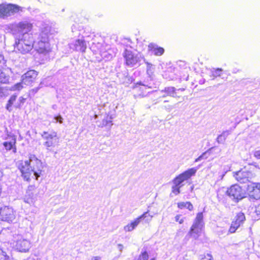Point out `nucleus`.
I'll return each mask as SVG.
<instances>
[{
    "label": "nucleus",
    "mask_w": 260,
    "mask_h": 260,
    "mask_svg": "<svg viewBox=\"0 0 260 260\" xmlns=\"http://www.w3.org/2000/svg\"><path fill=\"white\" fill-rule=\"evenodd\" d=\"M43 166L41 160L34 154H30L27 160H21L19 161L18 169L21 173L23 180L30 182L33 178L32 175L37 180L42 173Z\"/></svg>",
    "instance_id": "1"
},
{
    "label": "nucleus",
    "mask_w": 260,
    "mask_h": 260,
    "mask_svg": "<svg viewBox=\"0 0 260 260\" xmlns=\"http://www.w3.org/2000/svg\"><path fill=\"white\" fill-rule=\"evenodd\" d=\"M34 40L33 37L29 35L23 36L21 38L15 40L14 44V50L16 52L21 54L29 53L34 48Z\"/></svg>",
    "instance_id": "2"
},
{
    "label": "nucleus",
    "mask_w": 260,
    "mask_h": 260,
    "mask_svg": "<svg viewBox=\"0 0 260 260\" xmlns=\"http://www.w3.org/2000/svg\"><path fill=\"white\" fill-rule=\"evenodd\" d=\"M196 172V169L190 168L175 177L172 180V193L174 195L179 194L181 192L180 188L183 186L182 183L194 175Z\"/></svg>",
    "instance_id": "3"
},
{
    "label": "nucleus",
    "mask_w": 260,
    "mask_h": 260,
    "mask_svg": "<svg viewBox=\"0 0 260 260\" xmlns=\"http://www.w3.org/2000/svg\"><path fill=\"white\" fill-rule=\"evenodd\" d=\"M52 49L48 35L45 33L42 34L35 45L36 51L39 54L46 56L51 52Z\"/></svg>",
    "instance_id": "4"
},
{
    "label": "nucleus",
    "mask_w": 260,
    "mask_h": 260,
    "mask_svg": "<svg viewBox=\"0 0 260 260\" xmlns=\"http://www.w3.org/2000/svg\"><path fill=\"white\" fill-rule=\"evenodd\" d=\"M246 186L236 183L228 188L226 194L235 202H238L246 198Z\"/></svg>",
    "instance_id": "5"
},
{
    "label": "nucleus",
    "mask_w": 260,
    "mask_h": 260,
    "mask_svg": "<svg viewBox=\"0 0 260 260\" xmlns=\"http://www.w3.org/2000/svg\"><path fill=\"white\" fill-rule=\"evenodd\" d=\"M41 137L44 140L43 144L46 149L49 151H53V148L59 141L57 133L53 130L50 133L48 131H44L41 134Z\"/></svg>",
    "instance_id": "6"
},
{
    "label": "nucleus",
    "mask_w": 260,
    "mask_h": 260,
    "mask_svg": "<svg viewBox=\"0 0 260 260\" xmlns=\"http://www.w3.org/2000/svg\"><path fill=\"white\" fill-rule=\"evenodd\" d=\"M23 8L16 4L2 3L0 4V18H4L14 14L22 12Z\"/></svg>",
    "instance_id": "7"
},
{
    "label": "nucleus",
    "mask_w": 260,
    "mask_h": 260,
    "mask_svg": "<svg viewBox=\"0 0 260 260\" xmlns=\"http://www.w3.org/2000/svg\"><path fill=\"white\" fill-rule=\"evenodd\" d=\"M4 57L0 54V64L4 63ZM10 75L8 69L0 66V96L4 94L5 89L3 85H9L10 83Z\"/></svg>",
    "instance_id": "8"
},
{
    "label": "nucleus",
    "mask_w": 260,
    "mask_h": 260,
    "mask_svg": "<svg viewBox=\"0 0 260 260\" xmlns=\"http://www.w3.org/2000/svg\"><path fill=\"white\" fill-rule=\"evenodd\" d=\"M233 176L238 182L245 183L249 182L250 179L254 176V174L250 169L244 167L238 171L234 172Z\"/></svg>",
    "instance_id": "9"
},
{
    "label": "nucleus",
    "mask_w": 260,
    "mask_h": 260,
    "mask_svg": "<svg viewBox=\"0 0 260 260\" xmlns=\"http://www.w3.org/2000/svg\"><path fill=\"white\" fill-rule=\"evenodd\" d=\"M246 197L258 200L260 199V183L252 182L246 186Z\"/></svg>",
    "instance_id": "10"
},
{
    "label": "nucleus",
    "mask_w": 260,
    "mask_h": 260,
    "mask_svg": "<svg viewBox=\"0 0 260 260\" xmlns=\"http://www.w3.org/2000/svg\"><path fill=\"white\" fill-rule=\"evenodd\" d=\"M15 218V212L12 208L4 206L0 208V220L3 221L11 222Z\"/></svg>",
    "instance_id": "11"
},
{
    "label": "nucleus",
    "mask_w": 260,
    "mask_h": 260,
    "mask_svg": "<svg viewBox=\"0 0 260 260\" xmlns=\"http://www.w3.org/2000/svg\"><path fill=\"white\" fill-rule=\"evenodd\" d=\"M245 220L246 217L243 212L238 213L232 220L228 232L230 234L235 233L238 229L243 224Z\"/></svg>",
    "instance_id": "12"
},
{
    "label": "nucleus",
    "mask_w": 260,
    "mask_h": 260,
    "mask_svg": "<svg viewBox=\"0 0 260 260\" xmlns=\"http://www.w3.org/2000/svg\"><path fill=\"white\" fill-rule=\"evenodd\" d=\"M17 98V95L16 94H14L10 97L6 106L7 110L11 111L13 106L16 109H20L26 100V99L23 96H20L16 103Z\"/></svg>",
    "instance_id": "13"
},
{
    "label": "nucleus",
    "mask_w": 260,
    "mask_h": 260,
    "mask_svg": "<svg viewBox=\"0 0 260 260\" xmlns=\"http://www.w3.org/2000/svg\"><path fill=\"white\" fill-rule=\"evenodd\" d=\"M152 217V215H151L149 214L148 211L145 212L141 215L136 218L131 223L124 226V230L125 232L132 231L139 224L142 218H147V221H148L151 220Z\"/></svg>",
    "instance_id": "14"
},
{
    "label": "nucleus",
    "mask_w": 260,
    "mask_h": 260,
    "mask_svg": "<svg viewBox=\"0 0 260 260\" xmlns=\"http://www.w3.org/2000/svg\"><path fill=\"white\" fill-rule=\"evenodd\" d=\"M39 73L35 70H29L21 77L22 82L26 85H31L36 82Z\"/></svg>",
    "instance_id": "15"
},
{
    "label": "nucleus",
    "mask_w": 260,
    "mask_h": 260,
    "mask_svg": "<svg viewBox=\"0 0 260 260\" xmlns=\"http://www.w3.org/2000/svg\"><path fill=\"white\" fill-rule=\"evenodd\" d=\"M123 57L125 64L129 67H133L140 61L139 58L136 55L127 49L124 50Z\"/></svg>",
    "instance_id": "16"
},
{
    "label": "nucleus",
    "mask_w": 260,
    "mask_h": 260,
    "mask_svg": "<svg viewBox=\"0 0 260 260\" xmlns=\"http://www.w3.org/2000/svg\"><path fill=\"white\" fill-rule=\"evenodd\" d=\"M32 29V24L28 22L22 21L19 22L16 26L15 32L18 35H24L31 31Z\"/></svg>",
    "instance_id": "17"
},
{
    "label": "nucleus",
    "mask_w": 260,
    "mask_h": 260,
    "mask_svg": "<svg viewBox=\"0 0 260 260\" xmlns=\"http://www.w3.org/2000/svg\"><path fill=\"white\" fill-rule=\"evenodd\" d=\"M16 137L14 135H9L3 145L6 151L12 150L14 153L17 152Z\"/></svg>",
    "instance_id": "18"
},
{
    "label": "nucleus",
    "mask_w": 260,
    "mask_h": 260,
    "mask_svg": "<svg viewBox=\"0 0 260 260\" xmlns=\"http://www.w3.org/2000/svg\"><path fill=\"white\" fill-rule=\"evenodd\" d=\"M15 248L20 252H26L29 248V243L24 239L18 240L16 242Z\"/></svg>",
    "instance_id": "19"
},
{
    "label": "nucleus",
    "mask_w": 260,
    "mask_h": 260,
    "mask_svg": "<svg viewBox=\"0 0 260 260\" xmlns=\"http://www.w3.org/2000/svg\"><path fill=\"white\" fill-rule=\"evenodd\" d=\"M204 226L193 223L191 225L188 234L192 236L194 239H197L200 236V233Z\"/></svg>",
    "instance_id": "20"
},
{
    "label": "nucleus",
    "mask_w": 260,
    "mask_h": 260,
    "mask_svg": "<svg viewBox=\"0 0 260 260\" xmlns=\"http://www.w3.org/2000/svg\"><path fill=\"white\" fill-rule=\"evenodd\" d=\"M148 51L152 52L156 56H161L165 52V49L161 47H158L154 43H150L148 46Z\"/></svg>",
    "instance_id": "21"
},
{
    "label": "nucleus",
    "mask_w": 260,
    "mask_h": 260,
    "mask_svg": "<svg viewBox=\"0 0 260 260\" xmlns=\"http://www.w3.org/2000/svg\"><path fill=\"white\" fill-rule=\"evenodd\" d=\"M178 208L183 209L184 208L187 209L189 211H191L193 209V205L190 202H180L177 204Z\"/></svg>",
    "instance_id": "22"
},
{
    "label": "nucleus",
    "mask_w": 260,
    "mask_h": 260,
    "mask_svg": "<svg viewBox=\"0 0 260 260\" xmlns=\"http://www.w3.org/2000/svg\"><path fill=\"white\" fill-rule=\"evenodd\" d=\"M162 91L165 93V95L166 96H170L173 97L177 96L176 89L174 87H166Z\"/></svg>",
    "instance_id": "23"
},
{
    "label": "nucleus",
    "mask_w": 260,
    "mask_h": 260,
    "mask_svg": "<svg viewBox=\"0 0 260 260\" xmlns=\"http://www.w3.org/2000/svg\"><path fill=\"white\" fill-rule=\"evenodd\" d=\"M75 47L76 49H79L80 51L84 52L86 48L85 41L79 39L77 40L76 42Z\"/></svg>",
    "instance_id": "24"
},
{
    "label": "nucleus",
    "mask_w": 260,
    "mask_h": 260,
    "mask_svg": "<svg viewBox=\"0 0 260 260\" xmlns=\"http://www.w3.org/2000/svg\"><path fill=\"white\" fill-rule=\"evenodd\" d=\"M193 223L204 226L203 214L202 212L197 213Z\"/></svg>",
    "instance_id": "25"
},
{
    "label": "nucleus",
    "mask_w": 260,
    "mask_h": 260,
    "mask_svg": "<svg viewBox=\"0 0 260 260\" xmlns=\"http://www.w3.org/2000/svg\"><path fill=\"white\" fill-rule=\"evenodd\" d=\"M0 260H14L11 255L6 253L1 248H0Z\"/></svg>",
    "instance_id": "26"
},
{
    "label": "nucleus",
    "mask_w": 260,
    "mask_h": 260,
    "mask_svg": "<svg viewBox=\"0 0 260 260\" xmlns=\"http://www.w3.org/2000/svg\"><path fill=\"white\" fill-rule=\"evenodd\" d=\"M23 84L24 82H22V79L20 82L15 84L12 87L13 90H20L23 88Z\"/></svg>",
    "instance_id": "27"
},
{
    "label": "nucleus",
    "mask_w": 260,
    "mask_h": 260,
    "mask_svg": "<svg viewBox=\"0 0 260 260\" xmlns=\"http://www.w3.org/2000/svg\"><path fill=\"white\" fill-rule=\"evenodd\" d=\"M149 258L148 253L146 251L142 252L139 256L138 260H148Z\"/></svg>",
    "instance_id": "28"
},
{
    "label": "nucleus",
    "mask_w": 260,
    "mask_h": 260,
    "mask_svg": "<svg viewBox=\"0 0 260 260\" xmlns=\"http://www.w3.org/2000/svg\"><path fill=\"white\" fill-rule=\"evenodd\" d=\"M112 124V123L111 118L109 117V119L106 118V119H103L101 126L104 127V126H107L108 125H111Z\"/></svg>",
    "instance_id": "29"
},
{
    "label": "nucleus",
    "mask_w": 260,
    "mask_h": 260,
    "mask_svg": "<svg viewBox=\"0 0 260 260\" xmlns=\"http://www.w3.org/2000/svg\"><path fill=\"white\" fill-rule=\"evenodd\" d=\"M181 214H177L175 217V221L178 222L179 224H182L184 221V218L181 217Z\"/></svg>",
    "instance_id": "30"
},
{
    "label": "nucleus",
    "mask_w": 260,
    "mask_h": 260,
    "mask_svg": "<svg viewBox=\"0 0 260 260\" xmlns=\"http://www.w3.org/2000/svg\"><path fill=\"white\" fill-rule=\"evenodd\" d=\"M255 213L258 218H260V203L255 207Z\"/></svg>",
    "instance_id": "31"
},
{
    "label": "nucleus",
    "mask_w": 260,
    "mask_h": 260,
    "mask_svg": "<svg viewBox=\"0 0 260 260\" xmlns=\"http://www.w3.org/2000/svg\"><path fill=\"white\" fill-rule=\"evenodd\" d=\"M253 155L256 158L260 159V148L254 152Z\"/></svg>",
    "instance_id": "32"
},
{
    "label": "nucleus",
    "mask_w": 260,
    "mask_h": 260,
    "mask_svg": "<svg viewBox=\"0 0 260 260\" xmlns=\"http://www.w3.org/2000/svg\"><path fill=\"white\" fill-rule=\"evenodd\" d=\"M10 234H11V232L6 229L3 230L1 232V235H2V236H4L5 235H7V234L11 235Z\"/></svg>",
    "instance_id": "33"
},
{
    "label": "nucleus",
    "mask_w": 260,
    "mask_h": 260,
    "mask_svg": "<svg viewBox=\"0 0 260 260\" xmlns=\"http://www.w3.org/2000/svg\"><path fill=\"white\" fill-rule=\"evenodd\" d=\"M55 119L58 121V122L59 123H62V120H63V118H62V117L60 115H58V116H56L55 117Z\"/></svg>",
    "instance_id": "34"
},
{
    "label": "nucleus",
    "mask_w": 260,
    "mask_h": 260,
    "mask_svg": "<svg viewBox=\"0 0 260 260\" xmlns=\"http://www.w3.org/2000/svg\"><path fill=\"white\" fill-rule=\"evenodd\" d=\"M203 157V155L200 156L199 157H198L196 160H195V161H198L200 160L201 159V158Z\"/></svg>",
    "instance_id": "35"
},
{
    "label": "nucleus",
    "mask_w": 260,
    "mask_h": 260,
    "mask_svg": "<svg viewBox=\"0 0 260 260\" xmlns=\"http://www.w3.org/2000/svg\"><path fill=\"white\" fill-rule=\"evenodd\" d=\"M100 259L101 257L100 256H95L93 257V260H100Z\"/></svg>",
    "instance_id": "36"
},
{
    "label": "nucleus",
    "mask_w": 260,
    "mask_h": 260,
    "mask_svg": "<svg viewBox=\"0 0 260 260\" xmlns=\"http://www.w3.org/2000/svg\"><path fill=\"white\" fill-rule=\"evenodd\" d=\"M216 70L219 71H222V70L221 69H219V68L217 69Z\"/></svg>",
    "instance_id": "37"
},
{
    "label": "nucleus",
    "mask_w": 260,
    "mask_h": 260,
    "mask_svg": "<svg viewBox=\"0 0 260 260\" xmlns=\"http://www.w3.org/2000/svg\"><path fill=\"white\" fill-rule=\"evenodd\" d=\"M150 260H156V258L155 257H153L151 258Z\"/></svg>",
    "instance_id": "38"
},
{
    "label": "nucleus",
    "mask_w": 260,
    "mask_h": 260,
    "mask_svg": "<svg viewBox=\"0 0 260 260\" xmlns=\"http://www.w3.org/2000/svg\"><path fill=\"white\" fill-rule=\"evenodd\" d=\"M209 260H213V259L212 258V257L211 256V258L209 259Z\"/></svg>",
    "instance_id": "39"
},
{
    "label": "nucleus",
    "mask_w": 260,
    "mask_h": 260,
    "mask_svg": "<svg viewBox=\"0 0 260 260\" xmlns=\"http://www.w3.org/2000/svg\"><path fill=\"white\" fill-rule=\"evenodd\" d=\"M209 260H213V259L212 258V257L211 256V258L209 259Z\"/></svg>",
    "instance_id": "40"
}]
</instances>
